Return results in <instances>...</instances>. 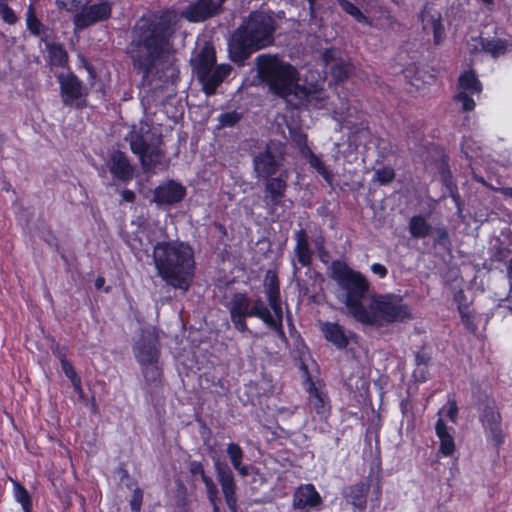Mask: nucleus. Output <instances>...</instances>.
I'll return each instance as SVG.
<instances>
[{
    "label": "nucleus",
    "mask_w": 512,
    "mask_h": 512,
    "mask_svg": "<svg viewBox=\"0 0 512 512\" xmlns=\"http://www.w3.org/2000/svg\"><path fill=\"white\" fill-rule=\"evenodd\" d=\"M481 9L485 12H492L494 9V0H476Z\"/></svg>",
    "instance_id": "51"
},
{
    "label": "nucleus",
    "mask_w": 512,
    "mask_h": 512,
    "mask_svg": "<svg viewBox=\"0 0 512 512\" xmlns=\"http://www.w3.org/2000/svg\"><path fill=\"white\" fill-rule=\"evenodd\" d=\"M190 470L193 474L202 475V473H204L202 465L199 462L195 461L190 464Z\"/></svg>",
    "instance_id": "52"
},
{
    "label": "nucleus",
    "mask_w": 512,
    "mask_h": 512,
    "mask_svg": "<svg viewBox=\"0 0 512 512\" xmlns=\"http://www.w3.org/2000/svg\"><path fill=\"white\" fill-rule=\"evenodd\" d=\"M104 284H105V279L103 277H98L95 280V287L97 289H102L104 287Z\"/></svg>",
    "instance_id": "54"
},
{
    "label": "nucleus",
    "mask_w": 512,
    "mask_h": 512,
    "mask_svg": "<svg viewBox=\"0 0 512 512\" xmlns=\"http://www.w3.org/2000/svg\"><path fill=\"white\" fill-rule=\"evenodd\" d=\"M394 176L392 168L384 167L375 171L374 179L380 184H387L394 179Z\"/></svg>",
    "instance_id": "43"
},
{
    "label": "nucleus",
    "mask_w": 512,
    "mask_h": 512,
    "mask_svg": "<svg viewBox=\"0 0 512 512\" xmlns=\"http://www.w3.org/2000/svg\"><path fill=\"white\" fill-rule=\"evenodd\" d=\"M295 251L298 261L303 266H308L311 261V252L309 250L306 234L302 230L297 233V244Z\"/></svg>",
    "instance_id": "29"
},
{
    "label": "nucleus",
    "mask_w": 512,
    "mask_h": 512,
    "mask_svg": "<svg viewBox=\"0 0 512 512\" xmlns=\"http://www.w3.org/2000/svg\"><path fill=\"white\" fill-rule=\"evenodd\" d=\"M272 312L267 308L261 299H257L253 307L250 309L249 316L261 319L267 326L274 329L281 339H285L283 330V312L282 308L270 307Z\"/></svg>",
    "instance_id": "13"
},
{
    "label": "nucleus",
    "mask_w": 512,
    "mask_h": 512,
    "mask_svg": "<svg viewBox=\"0 0 512 512\" xmlns=\"http://www.w3.org/2000/svg\"><path fill=\"white\" fill-rule=\"evenodd\" d=\"M13 485H14V497H15L16 501L22 505L23 509L26 512H28L31 501H30V496H29L27 490L17 482H14Z\"/></svg>",
    "instance_id": "41"
},
{
    "label": "nucleus",
    "mask_w": 512,
    "mask_h": 512,
    "mask_svg": "<svg viewBox=\"0 0 512 512\" xmlns=\"http://www.w3.org/2000/svg\"><path fill=\"white\" fill-rule=\"evenodd\" d=\"M499 192L506 197L512 198V187H504L499 189Z\"/></svg>",
    "instance_id": "53"
},
{
    "label": "nucleus",
    "mask_w": 512,
    "mask_h": 512,
    "mask_svg": "<svg viewBox=\"0 0 512 512\" xmlns=\"http://www.w3.org/2000/svg\"><path fill=\"white\" fill-rule=\"evenodd\" d=\"M320 331L324 338L338 349H345L349 344L351 333L335 322H320Z\"/></svg>",
    "instance_id": "19"
},
{
    "label": "nucleus",
    "mask_w": 512,
    "mask_h": 512,
    "mask_svg": "<svg viewBox=\"0 0 512 512\" xmlns=\"http://www.w3.org/2000/svg\"><path fill=\"white\" fill-rule=\"evenodd\" d=\"M469 148H470V147H469V143H468V141H467V140H465V141L463 142V144H462V149L464 150V152H465L467 155H469V151H468V150H469Z\"/></svg>",
    "instance_id": "57"
},
{
    "label": "nucleus",
    "mask_w": 512,
    "mask_h": 512,
    "mask_svg": "<svg viewBox=\"0 0 512 512\" xmlns=\"http://www.w3.org/2000/svg\"><path fill=\"white\" fill-rule=\"evenodd\" d=\"M110 172L120 180L132 177V169L126 156L121 152H114L110 159Z\"/></svg>",
    "instance_id": "24"
},
{
    "label": "nucleus",
    "mask_w": 512,
    "mask_h": 512,
    "mask_svg": "<svg viewBox=\"0 0 512 512\" xmlns=\"http://www.w3.org/2000/svg\"><path fill=\"white\" fill-rule=\"evenodd\" d=\"M435 429L436 434L440 439V453L443 456H451L455 450V443L442 419L437 421Z\"/></svg>",
    "instance_id": "27"
},
{
    "label": "nucleus",
    "mask_w": 512,
    "mask_h": 512,
    "mask_svg": "<svg viewBox=\"0 0 512 512\" xmlns=\"http://www.w3.org/2000/svg\"><path fill=\"white\" fill-rule=\"evenodd\" d=\"M254 166L256 173L260 177L266 178L276 172L279 163L270 146H267L263 152L255 156Z\"/></svg>",
    "instance_id": "21"
},
{
    "label": "nucleus",
    "mask_w": 512,
    "mask_h": 512,
    "mask_svg": "<svg viewBox=\"0 0 512 512\" xmlns=\"http://www.w3.org/2000/svg\"><path fill=\"white\" fill-rule=\"evenodd\" d=\"M46 49L53 65L64 66L67 63V54L61 45L46 43Z\"/></svg>",
    "instance_id": "33"
},
{
    "label": "nucleus",
    "mask_w": 512,
    "mask_h": 512,
    "mask_svg": "<svg viewBox=\"0 0 512 512\" xmlns=\"http://www.w3.org/2000/svg\"><path fill=\"white\" fill-rule=\"evenodd\" d=\"M250 301L245 294H235L231 300L230 315H248L250 313Z\"/></svg>",
    "instance_id": "32"
},
{
    "label": "nucleus",
    "mask_w": 512,
    "mask_h": 512,
    "mask_svg": "<svg viewBox=\"0 0 512 512\" xmlns=\"http://www.w3.org/2000/svg\"><path fill=\"white\" fill-rule=\"evenodd\" d=\"M126 140L130 142L132 152L139 156L144 169L150 170L159 163L162 153L158 146L150 143L147 124L140 123L139 126H133Z\"/></svg>",
    "instance_id": "9"
},
{
    "label": "nucleus",
    "mask_w": 512,
    "mask_h": 512,
    "mask_svg": "<svg viewBox=\"0 0 512 512\" xmlns=\"http://www.w3.org/2000/svg\"><path fill=\"white\" fill-rule=\"evenodd\" d=\"M141 502H142V491L139 489H136L134 491V494H133L131 502H130L132 510L138 512L140 510Z\"/></svg>",
    "instance_id": "47"
},
{
    "label": "nucleus",
    "mask_w": 512,
    "mask_h": 512,
    "mask_svg": "<svg viewBox=\"0 0 512 512\" xmlns=\"http://www.w3.org/2000/svg\"><path fill=\"white\" fill-rule=\"evenodd\" d=\"M200 476H201V479H202V481L204 482V484L206 486L207 496H208L210 502L213 504L214 511L217 512L218 511V506H217L218 490H217V487L214 484L213 480L210 477H208L205 474V472L202 473V475H200Z\"/></svg>",
    "instance_id": "39"
},
{
    "label": "nucleus",
    "mask_w": 512,
    "mask_h": 512,
    "mask_svg": "<svg viewBox=\"0 0 512 512\" xmlns=\"http://www.w3.org/2000/svg\"><path fill=\"white\" fill-rule=\"evenodd\" d=\"M431 230L430 224L422 216H414L409 222V231L413 237L424 238Z\"/></svg>",
    "instance_id": "30"
},
{
    "label": "nucleus",
    "mask_w": 512,
    "mask_h": 512,
    "mask_svg": "<svg viewBox=\"0 0 512 512\" xmlns=\"http://www.w3.org/2000/svg\"><path fill=\"white\" fill-rule=\"evenodd\" d=\"M260 79L274 94L294 107L324 108L325 93L319 84L302 86L294 66L276 55L261 54L256 58Z\"/></svg>",
    "instance_id": "2"
},
{
    "label": "nucleus",
    "mask_w": 512,
    "mask_h": 512,
    "mask_svg": "<svg viewBox=\"0 0 512 512\" xmlns=\"http://www.w3.org/2000/svg\"><path fill=\"white\" fill-rule=\"evenodd\" d=\"M133 352L145 381L147 383L159 381L161 377L160 347L154 328L142 332L140 339L134 345Z\"/></svg>",
    "instance_id": "7"
},
{
    "label": "nucleus",
    "mask_w": 512,
    "mask_h": 512,
    "mask_svg": "<svg viewBox=\"0 0 512 512\" xmlns=\"http://www.w3.org/2000/svg\"><path fill=\"white\" fill-rule=\"evenodd\" d=\"M411 318L409 307L399 295L384 294L370 297L356 321L369 326L382 327L387 323Z\"/></svg>",
    "instance_id": "5"
},
{
    "label": "nucleus",
    "mask_w": 512,
    "mask_h": 512,
    "mask_svg": "<svg viewBox=\"0 0 512 512\" xmlns=\"http://www.w3.org/2000/svg\"><path fill=\"white\" fill-rule=\"evenodd\" d=\"M286 190L285 180L282 178H271L266 182L265 185V200L267 204L276 205L278 204L282 197L284 196V192Z\"/></svg>",
    "instance_id": "25"
},
{
    "label": "nucleus",
    "mask_w": 512,
    "mask_h": 512,
    "mask_svg": "<svg viewBox=\"0 0 512 512\" xmlns=\"http://www.w3.org/2000/svg\"><path fill=\"white\" fill-rule=\"evenodd\" d=\"M331 272L332 278L344 291L343 302L349 315L357 320L365 307L363 300L370 286L367 279L340 261L332 263Z\"/></svg>",
    "instance_id": "6"
},
{
    "label": "nucleus",
    "mask_w": 512,
    "mask_h": 512,
    "mask_svg": "<svg viewBox=\"0 0 512 512\" xmlns=\"http://www.w3.org/2000/svg\"><path fill=\"white\" fill-rule=\"evenodd\" d=\"M327 64L330 67L333 77L339 81H342L345 78H347L351 71L350 63L344 60H341L339 62H328Z\"/></svg>",
    "instance_id": "37"
},
{
    "label": "nucleus",
    "mask_w": 512,
    "mask_h": 512,
    "mask_svg": "<svg viewBox=\"0 0 512 512\" xmlns=\"http://www.w3.org/2000/svg\"><path fill=\"white\" fill-rule=\"evenodd\" d=\"M484 429L491 441L499 446L504 442L500 414L493 408H487L482 416Z\"/></svg>",
    "instance_id": "20"
},
{
    "label": "nucleus",
    "mask_w": 512,
    "mask_h": 512,
    "mask_svg": "<svg viewBox=\"0 0 512 512\" xmlns=\"http://www.w3.org/2000/svg\"><path fill=\"white\" fill-rule=\"evenodd\" d=\"M200 476H201V479H202V481L204 482V484L206 486L207 496H208L210 502L213 504L214 511L217 512L218 511V506H217L218 490H217V487L214 484L213 480L210 477H208L205 474V472L202 473V475H200Z\"/></svg>",
    "instance_id": "38"
},
{
    "label": "nucleus",
    "mask_w": 512,
    "mask_h": 512,
    "mask_svg": "<svg viewBox=\"0 0 512 512\" xmlns=\"http://www.w3.org/2000/svg\"><path fill=\"white\" fill-rule=\"evenodd\" d=\"M186 188L179 182L168 180L154 190V200L158 205H172L184 199Z\"/></svg>",
    "instance_id": "15"
},
{
    "label": "nucleus",
    "mask_w": 512,
    "mask_h": 512,
    "mask_svg": "<svg viewBox=\"0 0 512 512\" xmlns=\"http://www.w3.org/2000/svg\"><path fill=\"white\" fill-rule=\"evenodd\" d=\"M371 270L374 274L378 275L380 278H383L387 275L386 267L380 263L372 264Z\"/></svg>",
    "instance_id": "50"
},
{
    "label": "nucleus",
    "mask_w": 512,
    "mask_h": 512,
    "mask_svg": "<svg viewBox=\"0 0 512 512\" xmlns=\"http://www.w3.org/2000/svg\"><path fill=\"white\" fill-rule=\"evenodd\" d=\"M60 363H61V367H62L64 374L70 379L74 390L78 394H82L83 390L81 387V379L77 375L72 364L64 356L60 357Z\"/></svg>",
    "instance_id": "34"
},
{
    "label": "nucleus",
    "mask_w": 512,
    "mask_h": 512,
    "mask_svg": "<svg viewBox=\"0 0 512 512\" xmlns=\"http://www.w3.org/2000/svg\"><path fill=\"white\" fill-rule=\"evenodd\" d=\"M264 291L270 307L282 308L278 278L275 272L267 271L264 278Z\"/></svg>",
    "instance_id": "23"
},
{
    "label": "nucleus",
    "mask_w": 512,
    "mask_h": 512,
    "mask_svg": "<svg viewBox=\"0 0 512 512\" xmlns=\"http://www.w3.org/2000/svg\"><path fill=\"white\" fill-rule=\"evenodd\" d=\"M123 198L126 201H132L134 198V193L132 191L126 190L123 192Z\"/></svg>",
    "instance_id": "55"
},
{
    "label": "nucleus",
    "mask_w": 512,
    "mask_h": 512,
    "mask_svg": "<svg viewBox=\"0 0 512 512\" xmlns=\"http://www.w3.org/2000/svg\"><path fill=\"white\" fill-rule=\"evenodd\" d=\"M27 23H28L29 30L33 34H36V35L40 34L41 24L38 22L37 19L33 18L32 16H28Z\"/></svg>",
    "instance_id": "49"
},
{
    "label": "nucleus",
    "mask_w": 512,
    "mask_h": 512,
    "mask_svg": "<svg viewBox=\"0 0 512 512\" xmlns=\"http://www.w3.org/2000/svg\"><path fill=\"white\" fill-rule=\"evenodd\" d=\"M227 455L232 466L241 476L249 474V466L242 464L244 452L238 444L229 443L227 445Z\"/></svg>",
    "instance_id": "28"
},
{
    "label": "nucleus",
    "mask_w": 512,
    "mask_h": 512,
    "mask_svg": "<svg viewBox=\"0 0 512 512\" xmlns=\"http://www.w3.org/2000/svg\"><path fill=\"white\" fill-rule=\"evenodd\" d=\"M111 15V3L103 1L101 3L84 6L74 15V25L76 29H84L97 22L106 20Z\"/></svg>",
    "instance_id": "12"
},
{
    "label": "nucleus",
    "mask_w": 512,
    "mask_h": 512,
    "mask_svg": "<svg viewBox=\"0 0 512 512\" xmlns=\"http://www.w3.org/2000/svg\"><path fill=\"white\" fill-rule=\"evenodd\" d=\"M91 0H56V3L68 11H80L82 7L88 5Z\"/></svg>",
    "instance_id": "42"
},
{
    "label": "nucleus",
    "mask_w": 512,
    "mask_h": 512,
    "mask_svg": "<svg viewBox=\"0 0 512 512\" xmlns=\"http://www.w3.org/2000/svg\"><path fill=\"white\" fill-rule=\"evenodd\" d=\"M308 162L322 177L323 179L331 184L332 183V173L331 171L325 166V164L322 162L320 158H318L314 153L311 151H308Z\"/></svg>",
    "instance_id": "35"
},
{
    "label": "nucleus",
    "mask_w": 512,
    "mask_h": 512,
    "mask_svg": "<svg viewBox=\"0 0 512 512\" xmlns=\"http://www.w3.org/2000/svg\"><path fill=\"white\" fill-rule=\"evenodd\" d=\"M369 492H371L370 501L373 507L379 506L382 493L381 483L379 481H375L374 483L361 482L352 485L348 489L345 497L348 503H350L355 509L364 511L366 509Z\"/></svg>",
    "instance_id": "10"
},
{
    "label": "nucleus",
    "mask_w": 512,
    "mask_h": 512,
    "mask_svg": "<svg viewBox=\"0 0 512 512\" xmlns=\"http://www.w3.org/2000/svg\"><path fill=\"white\" fill-rule=\"evenodd\" d=\"M63 102L67 105L72 104L74 101L80 99L84 95L83 87L72 74L59 77Z\"/></svg>",
    "instance_id": "22"
},
{
    "label": "nucleus",
    "mask_w": 512,
    "mask_h": 512,
    "mask_svg": "<svg viewBox=\"0 0 512 512\" xmlns=\"http://www.w3.org/2000/svg\"><path fill=\"white\" fill-rule=\"evenodd\" d=\"M507 271H508V276H509L510 280H512V258L508 261Z\"/></svg>",
    "instance_id": "56"
},
{
    "label": "nucleus",
    "mask_w": 512,
    "mask_h": 512,
    "mask_svg": "<svg viewBox=\"0 0 512 512\" xmlns=\"http://www.w3.org/2000/svg\"><path fill=\"white\" fill-rule=\"evenodd\" d=\"M217 471V479L222 488L226 503L231 511L236 512L237 499H236V485L234 476L230 468L225 464L215 463Z\"/></svg>",
    "instance_id": "16"
},
{
    "label": "nucleus",
    "mask_w": 512,
    "mask_h": 512,
    "mask_svg": "<svg viewBox=\"0 0 512 512\" xmlns=\"http://www.w3.org/2000/svg\"><path fill=\"white\" fill-rule=\"evenodd\" d=\"M322 502L320 494L312 484L300 485L293 493V512H309Z\"/></svg>",
    "instance_id": "14"
},
{
    "label": "nucleus",
    "mask_w": 512,
    "mask_h": 512,
    "mask_svg": "<svg viewBox=\"0 0 512 512\" xmlns=\"http://www.w3.org/2000/svg\"><path fill=\"white\" fill-rule=\"evenodd\" d=\"M153 260L159 276L169 285L188 290L195 269L193 249L181 241H164L154 246Z\"/></svg>",
    "instance_id": "3"
},
{
    "label": "nucleus",
    "mask_w": 512,
    "mask_h": 512,
    "mask_svg": "<svg viewBox=\"0 0 512 512\" xmlns=\"http://www.w3.org/2000/svg\"><path fill=\"white\" fill-rule=\"evenodd\" d=\"M481 91L482 85L473 71L469 70L460 75L459 91L456 95V100L461 103L463 111L474 109L475 101L472 96L480 94Z\"/></svg>",
    "instance_id": "11"
},
{
    "label": "nucleus",
    "mask_w": 512,
    "mask_h": 512,
    "mask_svg": "<svg viewBox=\"0 0 512 512\" xmlns=\"http://www.w3.org/2000/svg\"><path fill=\"white\" fill-rule=\"evenodd\" d=\"M446 237H447V233H446V231L441 230V231H440V238H446Z\"/></svg>",
    "instance_id": "58"
},
{
    "label": "nucleus",
    "mask_w": 512,
    "mask_h": 512,
    "mask_svg": "<svg viewBox=\"0 0 512 512\" xmlns=\"http://www.w3.org/2000/svg\"><path fill=\"white\" fill-rule=\"evenodd\" d=\"M239 115L236 112L223 113L219 116V123L221 127L233 126L239 121Z\"/></svg>",
    "instance_id": "44"
},
{
    "label": "nucleus",
    "mask_w": 512,
    "mask_h": 512,
    "mask_svg": "<svg viewBox=\"0 0 512 512\" xmlns=\"http://www.w3.org/2000/svg\"><path fill=\"white\" fill-rule=\"evenodd\" d=\"M246 317H248V315H231V320L237 330L241 332H245L247 330V325L245 322Z\"/></svg>",
    "instance_id": "46"
},
{
    "label": "nucleus",
    "mask_w": 512,
    "mask_h": 512,
    "mask_svg": "<svg viewBox=\"0 0 512 512\" xmlns=\"http://www.w3.org/2000/svg\"><path fill=\"white\" fill-rule=\"evenodd\" d=\"M224 0H197V2L186 9L182 16L191 22L203 21L212 16L221 7Z\"/></svg>",
    "instance_id": "17"
},
{
    "label": "nucleus",
    "mask_w": 512,
    "mask_h": 512,
    "mask_svg": "<svg viewBox=\"0 0 512 512\" xmlns=\"http://www.w3.org/2000/svg\"><path fill=\"white\" fill-rule=\"evenodd\" d=\"M482 48L493 58H498L506 53L512 52V41L498 38L484 39L482 41Z\"/></svg>",
    "instance_id": "26"
},
{
    "label": "nucleus",
    "mask_w": 512,
    "mask_h": 512,
    "mask_svg": "<svg viewBox=\"0 0 512 512\" xmlns=\"http://www.w3.org/2000/svg\"><path fill=\"white\" fill-rule=\"evenodd\" d=\"M309 404L320 415H325L328 411V403L326 397L313 385L309 391Z\"/></svg>",
    "instance_id": "31"
},
{
    "label": "nucleus",
    "mask_w": 512,
    "mask_h": 512,
    "mask_svg": "<svg viewBox=\"0 0 512 512\" xmlns=\"http://www.w3.org/2000/svg\"><path fill=\"white\" fill-rule=\"evenodd\" d=\"M0 15L2 19L9 24H13L17 20V17L13 10L4 3H0Z\"/></svg>",
    "instance_id": "45"
},
{
    "label": "nucleus",
    "mask_w": 512,
    "mask_h": 512,
    "mask_svg": "<svg viewBox=\"0 0 512 512\" xmlns=\"http://www.w3.org/2000/svg\"><path fill=\"white\" fill-rule=\"evenodd\" d=\"M179 15L166 11L142 18L136 25L129 47L134 67L144 78L173 69L174 49L171 38Z\"/></svg>",
    "instance_id": "1"
},
{
    "label": "nucleus",
    "mask_w": 512,
    "mask_h": 512,
    "mask_svg": "<svg viewBox=\"0 0 512 512\" xmlns=\"http://www.w3.org/2000/svg\"><path fill=\"white\" fill-rule=\"evenodd\" d=\"M444 410L446 411V415L454 422L458 411L456 403L454 401H449L444 407Z\"/></svg>",
    "instance_id": "48"
},
{
    "label": "nucleus",
    "mask_w": 512,
    "mask_h": 512,
    "mask_svg": "<svg viewBox=\"0 0 512 512\" xmlns=\"http://www.w3.org/2000/svg\"><path fill=\"white\" fill-rule=\"evenodd\" d=\"M200 476H201V479H202V481L204 482V484L206 486L207 496H208L210 502L213 504L214 511L217 512L218 511V506H217L218 490H217V487L214 484L213 480L210 477H208L205 474V472L202 473V475H200Z\"/></svg>",
    "instance_id": "40"
},
{
    "label": "nucleus",
    "mask_w": 512,
    "mask_h": 512,
    "mask_svg": "<svg viewBox=\"0 0 512 512\" xmlns=\"http://www.w3.org/2000/svg\"><path fill=\"white\" fill-rule=\"evenodd\" d=\"M298 138H299V139H298L297 141H298V143H299V144L301 143V141H305V137H304L302 134H300V135L298 136Z\"/></svg>",
    "instance_id": "59"
},
{
    "label": "nucleus",
    "mask_w": 512,
    "mask_h": 512,
    "mask_svg": "<svg viewBox=\"0 0 512 512\" xmlns=\"http://www.w3.org/2000/svg\"><path fill=\"white\" fill-rule=\"evenodd\" d=\"M275 31L273 18L263 12H254L233 34L229 43L230 57L242 63L251 53L272 44Z\"/></svg>",
    "instance_id": "4"
},
{
    "label": "nucleus",
    "mask_w": 512,
    "mask_h": 512,
    "mask_svg": "<svg viewBox=\"0 0 512 512\" xmlns=\"http://www.w3.org/2000/svg\"><path fill=\"white\" fill-rule=\"evenodd\" d=\"M215 52L213 47L205 45L191 60L193 70L203 85L207 95L215 93L216 88L229 75L231 67L227 64L215 66Z\"/></svg>",
    "instance_id": "8"
},
{
    "label": "nucleus",
    "mask_w": 512,
    "mask_h": 512,
    "mask_svg": "<svg viewBox=\"0 0 512 512\" xmlns=\"http://www.w3.org/2000/svg\"><path fill=\"white\" fill-rule=\"evenodd\" d=\"M420 20L424 30L433 32L434 43L438 45L444 35L441 13L431 5L426 4L421 11Z\"/></svg>",
    "instance_id": "18"
},
{
    "label": "nucleus",
    "mask_w": 512,
    "mask_h": 512,
    "mask_svg": "<svg viewBox=\"0 0 512 512\" xmlns=\"http://www.w3.org/2000/svg\"><path fill=\"white\" fill-rule=\"evenodd\" d=\"M341 8L360 23L371 25V21L360 11V9L348 0H337Z\"/></svg>",
    "instance_id": "36"
}]
</instances>
